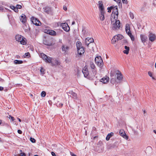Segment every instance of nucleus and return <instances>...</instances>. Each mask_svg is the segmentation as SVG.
<instances>
[{
	"label": "nucleus",
	"mask_w": 156,
	"mask_h": 156,
	"mask_svg": "<svg viewBox=\"0 0 156 156\" xmlns=\"http://www.w3.org/2000/svg\"><path fill=\"white\" fill-rule=\"evenodd\" d=\"M111 18V24L112 26V28L114 29H119L120 27V23L119 20Z\"/></svg>",
	"instance_id": "nucleus-1"
},
{
	"label": "nucleus",
	"mask_w": 156,
	"mask_h": 156,
	"mask_svg": "<svg viewBox=\"0 0 156 156\" xmlns=\"http://www.w3.org/2000/svg\"><path fill=\"white\" fill-rule=\"evenodd\" d=\"M15 38L16 41L18 42H20L21 44L25 45L27 43L26 39L20 35H16L15 36Z\"/></svg>",
	"instance_id": "nucleus-2"
},
{
	"label": "nucleus",
	"mask_w": 156,
	"mask_h": 156,
	"mask_svg": "<svg viewBox=\"0 0 156 156\" xmlns=\"http://www.w3.org/2000/svg\"><path fill=\"white\" fill-rule=\"evenodd\" d=\"M113 11L112 14L111 18H114L115 19H117L118 18V12L117 6L113 7Z\"/></svg>",
	"instance_id": "nucleus-3"
},
{
	"label": "nucleus",
	"mask_w": 156,
	"mask_h": 156,
	"mask_svg": "<svg viewBox=\"0 0 156 156\" xmlns=\"http://www.w3.org/2000/svg\"><path fill=\"white\" fill-rule=\"evenodd\" d=\"M95 61L96 64L100 68L103 66V63L101 56H97L95 58Z\"/></svg>",
	"instance_id": "nucleus-4"
},
{
	"label": "nucleus",
	"mask_w": 156,
	"mask_h": 156,
	"mask_svg": "<svg viewBox=\"0 0 156 156\" xmlns=\"http://www.w3.org/2000/svg\"><path fill=\"white\" fill-rule=\"evenodd\" d=\"M90 66L91 69L92 73L91 74L92 75V76L94 77L97 73V71L95 66L94 63L93 62H90Z\"/></svg>",
	"instance_id": "nucleus-5"
},
{
	"label": "nucleus",
	"mask_w": 156,
	"mask_h": 156,
	"mask_svg": "<svg viewBox=\"0 0 156 156\" xmlns=\"http://www.w3.org/2000/svg\"><path fill=\"white\" fill-rule=\"evenodd\" d=\"M49 59L48 61V63H51V66H55L59 64V62L58 60L51 58Z\"/></svg>",
	"instance_id": "nucleus-6"
},
{
	"label": "nucleus",
	"mask_w": 156,
	"mask_h": 156,
	"mask_svg": "<svg viewBox=\"0 0 156 156\" xmlns=\"http://www.w3.org/2000/svg\"><path fill=\"white\" fill-rule=\"evenodd\" d=\"M31 21L34 24L37 26H40L41 25V22L36 18L32 17L31 18Z\"/></svg>",
	"instance_id": "nucleus-7"
},
{
	"label": "nucleus",
	"mask_w": 156,
	"mask_h": 156,
	"mask_svg": "<svg viewBox=\"0 0 156 156\" xmlns=\"http://www.w3.org/2000/svg\"><path fill=\"white\" fill-rule=\"evenodd\" d=\"M60 26L65 31L68 32L70 30V28L67 23H62L60 24Z\"/></svg>",
	"instance_id": "nucleus-8"
},
{
	"label": "nucleus",
	"mask_w": 156,
	"mask_h": 156,
	"mask_svg": "<svg viewBox=\"0 0 156 156\" xmlns=\"http://www.w3.org/2000/svg\"><path fill=\"white\" fill-rule=\"evenodd\" d=\"M149 40L151 42H153L156 40V36L154 34L150 32L148 35Z\"/></svg>",
	"instance_id": "nucleus-9"
},
{
	"label": "nucleus",
	"mask_w": 156,
	"mask_h": 156,
	"mask_svg": "<svg viewBox=\"0 0 156 156\" xmlns=\"http://www.w3.org/2000/svg\"><path fill=\"white\" fill-rule=\"evenodd\" d=\"M20 21L24 24L27 22V18L26 16L24 14H22L20 16Z\"/></svg>",
	"instance_id": "nucleus-10"
},
{
	"label": "nucleus",
	"mask_w": 156,
	"mask_h": 156,
	"mask_svg": "<svg viewBox=\"0 0 156 156\" xmlns=\"http://www.w3.org/2000/svg\"><path fill=\"white\" fill-rule=\"evenodd\" d=\"M119 133L120 136H122L126 140H128V137L126 135L125 131L123 129H120L119 131Z\"/></svg>",
	"instance_id": "nucleus-11"
},
{
	"label": "nucleus",
	"mask_w": 156,
	"mask_h": 156,
	"mask_svg": "<svg viewBox=\"0 0 156 156\" xmlns=\"http://www.w3.org/2000/svg\"><path fill=\"white\" fill-rule=\"evenodd\" d=\"M40 56L42 58V59L45 60V62L48 63V61L49 60V58H50L51 57H48L44 53H41L40 55Z\"/></svg>",
	"instance_id": "nucleus-12"
},
{
	"label": "nucleus",
	"mask_w": 156,
	"mask_h": 156,
	"mask_svg": "<svg viewBox=\"0 0 156 156\" xmlns=\"http://www.w3.org/2000/svg\"><path fill=\"white\" fill-rule=\"evenodd\" d=\"M69 49V47L66 45L63 44L62 47V51L64 53L68 52Z\"/></svg>",
	"instance_id": "nucleus-13"
},
{
	"label": "nucleus",
	"mask_w": 156,
	"mask_h": 156,
	"mask_svg": "<svg viewBox=\"0 0 156 156\" xmlns=\"http://www.w3.org/2000/svg\"><path fill=\"white\" fill-rule=\"evenodd\" d=\"M100 13L99 14V18L101 20L103 21L105 19V11H100Z\"/></svg>",
	"instance_id": "nucleus-14"
},
{
	"label": "nucleus",
	"mask_w": 156,
	"mask_h": 156,
	"mask_svg": "<svg viewBox=\"0 0 156 156\" xmlns=\"http://www.w3.org/2000/svg\"><path fill=\"white\" fill-rule=\"evenodd\" d=\"M109 80V78L108 77L105 76L101 78L100 81L103 83L106 84L107 83Z\"/></svg>",
	"instance_id": "nucleus-15"
},
{
	"label": "nucleus",
	"mask_w": 156,
	"mask_h": 156,
	"mask_svg": "<svg viewBox=\"0 0 156 156\" xmlns=\"http://www.w3.org/2000/svg\"><path fill=\"white\" fill-rule=\"evenodd\" d=\"M117 78L119 80H121L123 78V76L121 73L119 71H117L116 72Z\"/></svg>",
	"instance_id": "nucleus-16"
},
{
	"label": "nucleus",
	"mask_w": 156,
	"mask_h": 156,
	"mask_svg": "<svg viewBox=\"0 0 156 156\" xmlns=\"http://www.w3.org/2000/svg\"><path fill=\"white\" fill-rule=\"evenodd\" d=\"M82 72L84 74V76L85 77H87L89 74V73L87 68V67H86V66L83 69Z\"/></svg>",
	"instance_id": "nucleus-17"
},
{
	"label": "nucleus",
	"mask_w": 156,
	"mask_h": 156,
	"mask_svg": "<svg viewBox=\"0 0 156 156\" xmlns=\"http://www.w3.org/2000/svg\"><path fill=\"white\" fill-rule=\"evenodd\" d=\"M77 51L78 54L80 55H81L84 53L85 51L83 47L77 49Z\"/></svg>",
	"instance_id": "nucleus-18"
},
{
	"label": "nucleus",
	"mask_w": 156,
	"mask_h": 156,
	"mask_svg": "<svg viewBox=\"0 0 156 156\" xmlns=\"http://www.w3.org/2000/svg\"><path fill=\"white\" fill-rule=\"evenodd\" d=\"M140 37L142 42L144 43L147 40V37L145 35L141 34Z\"/></svg>",
	"instance_id": "nucleus-19"
},
{
	"label": "nucleus",
	"mask_w": 156,
	"mask_h": 156,
	"mask_svg": "<svg viewBox=\"0 0 156 156\" xmlns=\"http://www.w3.org/2000/svg\"><path fill=\"white\" fill-rule=\"evenodd\" d=\"M99 8L100 11H105L104 8L103 6V4L102 2L101 1L98 2Z\"/></svg>",
	"instance_id": "nucleus-20"
},
{
	"label": "nucleus",
	"mask_w": 156,
	"mask_h": 156,
	"mask_svg": "<svg viewBox=\"0 0 156 156\" xmlns=\"http://www.w3.org/2000/svg\"><path fill=\"white\" fill-rule=\"evenodd\" d=\"M47 33L51 35H55L56 34V32L52 30H48Z\"/></svg>",
	"instance_id": "nucleus-21"
},
{
	"label": "nucleus",
	"mask_w": 156,
	"mask_h": 156,
	"mask_svg": "<svg viewBox=\"0 0 156 156\" xmlns=\"http://www.w3.org/2000/svg\"><path fill=\"white\" fill-rule=\"evenodd\" d=\"M123 36L121 34H118L114 36V38H116V40L117 41L121 40L123 38Z\"/></svg>",
	"instance_id": "nucleus-22"
},
{
	"label": "nucleus",
	"mask_w": 156,
	"mask_h": 156,
	"mask_svg": "<svg viewBox=\"0 0 156 156\" xmlns=\"http://www.w3.org/2000/svg\"><path fill=\"white\" fill-rule=\"evenodd\" d=\"M125 30L127 34L131 32L130 31V26L129 24H126V25Z\"/></svg>",
	"instance_id": "nucleus-23"
},
{
	"label": "nucleus",
	"mask_w": 156,
	"mask_h": 156,
	"mask_svg": "<svg viewBox=\"0 0 156 156\" xmlns=\"http://www.w3.org/2000/svg\"><path fill=\"white\" fill-rule=\"evenodd\" d=\"M124 48L125 49L123 51L124 53L128 54L129 53V47H128L126 46H125Z\"/></svg>",
	"instance_id": "nucleus-24"
},
{
	"label": "nucleus",
	"mask_w": 156,
	"mask_h": 156,
	"mask_svg": "<svg viewBox=\"0 0 156 156\" xmlns=\"http://www.w3.org/2000/svg\"><path fill=\"white\" fill-rule=\"evenodd\" d=\"M114 135V133L112 132H111L108 134L107 135L106 139L107 140H108L110 138H111L112 136Z\"/></svg>",
	"instance_id": "nucleus-25"
},
{
	"label": "nucleus",
	"mask_w": 156,
	"mask_h": 156,
	"mask_svg": "<svg viewBox=\"0 0 156 156\" xmlns=\"http://www.w3.org/2000/svg\"><path fill=\"white\" fill-rule=\"evenodd\" d=\"M69 93L72 96V97L74 99L77 98V94L74 92H73L72 91H70L69 92Z\"/></svg>",
	"instance_id": "nucleus-26"
},
{
	"label": "nucleus",
	"mask_w": 156,
	"mask_h": 156,
	"mask_svg": "<svg viewBox=\"0 0 156 156\" xmlns=\"http://www.w3.org/2000/svg\"><path fill=\"white\" fill-rule=\"evenodd\" d=\"M76 45L77 49L83 47L80 41H77L76 43Z\"/></svg>",
	"instance_id": "nucleus-27"
},
{
	"label": "nucleus",
	"mask_w": 156,
	"mask_h": 156,
	"mask_svg": "<svg viewBox=\"0 0 156 156\" xmlns=\"http://www.w3.org/2000/svg\"><path fill=\"white\" fill-rule=\"evenodd\" d=\"M51 11V8L49 7H46L44 8V12L47 13H49Z\"/></svg>",
	"instance_id": "nucleus-28"
},
{
	"label": "nucleus",
	"mask_w": 156,
	"mask_h": 156,
	"mask_svg": "<svg viewBox=\"0 0 156 156\" xmlns=\"http://www.w3.org/2000/svg\"><path fill=\"white\" fill-rule=\"evenodd\" d=\"M14 63L17 64H21L23 63V62L21 60H16L14 61Z\"/></svg>",
	"instance_id": "nucleus-29"
},
{
	"label": "nucleus",
	"mask_w": 156,
	"mask_h": 156,
	"mask_svg": "<svg viewBox=\"0 0 156 156\" xmlns=\"http://www.w3.org/2000/svg\"><path fill=\"white\" fill-rule=\"evenodd\" d=\"M127 34L130 37L131 40L133 41H134L135 40L134 37V36L131 33H128Z\"/></svg>",
	"instance_id": "nucleus-30"
},
{
	"label": "nucleus",
	"mask_w": 156,
	"mask_h": 156,
	"mask_svg": "<svg viewBox=\"0 0 156 156\" xmlns=\"http://www.w3.org/2000/svg\"><path fill=\"white\" fill-rule=\"evenodd\" d=\"M44 44L45 45L49 46L52 45V44L51 43L48 42L47 41H44Z\"/></svg>",
	"instance_id": "nucleus-31"
},
{
	"label": "nucleus",
	"mask_w": 156,
	"mask_h": 156,
	"mask_svg": "<svg viewBox=\"0 0 156 156\" xmlns=\"http://www.w3.org/2000/svg\"><path fill=\"white\" fill-rule=\"evenodd\" d=\"M45 70L44 69L43 67H41V68L40 72L41 74L43 75L44 74Z\"/></svg>",
	"instance_id": "nucleus-32"
},
{
	"label": "nucleus",
	"mask_w": 156,
	"mask_h": 156,
	"mask_svg": "<svg viewBox=\"0 0 156 156\" xmlns=\"http://www.w3.org/2000/svg\"><path fill=\"white\" fill-rule=\"evenodd\" d=\"M117 41V40H116V38H114V36L111 40V42L112 44H114Z\"/></svg>",
	"instance_id": "nucleus-33"
},
{
	"label": "nucleus",
	"mask_w": 156,
	"mask_h": 156,
	"mask_svg": "<svg viewBox=\"0 0 156 156\" xmlns=\"http://www.w3.org/2000/svg\"><path fill=\"white\" fill-rule=\"evenodd\" d=\"M41 96L42 97H44L46 96V93L45 91H42L41 94Z\"/></svg>",
	"instance_id": "nucleus-34"
},
{
	"label": "nucleus",
	"mask_w": 156,
	"mask_h": 156,
	"mask_svg": "<svg viewBox=\"0 0 156 156\" xmlns=\"http://www.w3.org/2000/svg\"><path fill=\"white\" fill-rule=\"evenodd\" d=\"M115 82V79L114 78H112L111 80V82L113 84H114Z\"/></svg>",
	"instance_id": "nucleus-35"
},
{
	"label": "nucleus",
	"mask_w": 156,
	"mask_h": 156,
	"mask_svg": "<svg viewBox=\"0 0 156 156\" xmlns=\"http://www.w3.org/2000/svg\"><path fill=\"white\" fill-rule=\"evenodd\" d=\"M57 105L58 106L61 107L63 106V104L62 103H59V102H58L57 103Z\"/></svg>",
	"instance_id": "nucleus-36"
},
{
	"label": "nucleus",
	"mask_w": 156,
	"mask_h": 156,
	"mask_svg": "<svg viewBox=\"0 0 156 156\" xmlns=\"http://www.w3.org/2000/svg\"><path fill=\"white\" fill-rule=\"evenodd\" d=\"M113 6H111L110 7L108 8V12H111V10L113 9Z\"/></svg>",
	"instance_id": "nucleus-37"
},
{
	"label": "nucleus",
	"mask_w": 156,
	"mask_h": 156,
	"mask_svg": "<svg viewBox=\"0 0 156 156\" xmlns=\"http://www.w3.org/2000/svg\"><path fill=\"white\" fill-rule=\"evenodd\" d=\"M30 141L32 143H35V140L33 138L30 137Z\"/></svg>",
	"instance_id": "nucleus-38"
},
{
	"label": "nucleus",
	"mask_w": 156,
	"mask_h": 156,
	"mask_svg": "<svg viewBox=\"0 0 156 156\" xmlns=\"http://www.w3.org/2000/svg\"><path fill=\"white\" fill-rule=\"evenodd\" d=\"M16 7L18 9H21L22 7V6L21 5L18 4L16 5Z\"/></svg>",
	"instance_id": "nucleus-39"
},
{
	"label": "nucleus",
	"mask_w": 156,
	"mask_h": 156,
	"mask_svg": "<svg viewBox=\"0 0 156 156\" xmlns=\"http://www.w3.org/2000/svg\"><path fill=\"white\" fill-rule=\"evenodd\" d=\"M62 147H60L59 148L57 149V150L58 152H62Z\"/></svg>",
	"instance_id": "nucleus-40"
},
{
	"label": "nucleus",
	"mask_w": 156,
	"mask_h": 156,
	"mask_svg": "<svg viewBox=\"0 0 156 156\" xmlns=\"http://www.w3.org/2000/svg\"><path fill=\"white\" fill-rule=\"evenodd\" d=\"M148 74L151 77H152V73H151V72H150V71H149L148 72Z\"/></svg>",
	"instance_id": "nucleus-41"
},
{
	"label": "nucleus",
	"mask_w": 156,
	"mask_h": 156,
	"mask_svg": "<svg viewBox=\"0 0 156 156\" xmlns=\"http://www.w3.org/2000/svg\"><path fill=\"white\" fill-rule=\"evenodd\" d=\"M30 54L29 52H27V53H26L25 54V55L26 57H28L30 56Z\"/></svg>",
	"instance_id": "nucleus-42"
},
{
	"label": "nucleus",
	"mask_w": 156,
	"mask_h": 156,
	"mask_svg": "<svg viewBox=\"0 0 156 156\" xmlns=\"http://www.w3.org/2000/svg\"><path fill=\"white\" fill-rule=\"evenodd\" d=\"M20 156H26V154L24 153H21L20 154Z\"/></svg>",
	"instance_id": "nucleus-43"
},
{
	"label": "nucleus",
	"mask_w": 156,
	"mask_h": 156,
	"mask_svg": "<svg viewBox=\"0 0 156 156\" xmlns=\"http://www.w3.org/2000/svg\"><path fill=\"white\" fill-rule=\"evenodd\" d=\"M10 117L11 118V119L12 121H13L15 120V119L12 116H9V118Z\"/></svg>",
	"instance_id": "nucleus-44"
},
{
	"label": "nucleus",
	"mask_w": 156,
	"mask_h": 156,
	"mask_svg": "<svg viewBox=\"0 0 156 156\" xmlns=\"http://www.w3.org/2000/svg\"><path fill=\"white\" fill-rule=\"evenodd\" d=\"M13 10L16 12H17L18 11V9L16 7Z\"/></svg>",
	"instance_id": "nucleus-45"
},
{
	"label": "nucleus",
	"mask_w": 156,
	"mask_h": 156,
	"mask_svg": "<svg viewBox=\"0 0 156 156\" xmlns=\"http://www.w3.org/2000/svg\"><path fill=\"white\" fill-rule=\"evenodd\" d=\"M132 130L133 131L134 133V134H137V132L134 129H132Z\"/></svg>",
	"instance_id": "nucleus-46"
},
{
	"label": "nucleus",
	"mask_w": 156,
	"mask_h": 156,
	"mask_svg": "<svg viewBox=\"0 0 156 156\" xmlns=\"http://www.w3.org/2000/svg\"><path fill=\"white\" fill-rule=\"evenodd\" d=\"M70 154L72 156H77L76 155L71 152H70Z\"/></svg>",
	"instance_id": "nucleus-47"
},
{
	"label": "nucleus",
	"mask_w": 156,
	"mask_h": 156,
	"mask_svg": "<svg viewBox=\"0 0 156 156\" xmlns=\"http://www.w3.org/2000/svg\"><path fill=\"white\" fill-rule=\"evenodd\" d=\"M63 9L65 11H66L67 10V8L66 6H64L63 7Z\"/></svg>",
	"instance_id": "nucleus-48"
},
{
	"label": "nucleus",
	"mask_w": 156,
	"mask_h": 156,
	"mask_svg": "<svg viewBox=\"0 0 156 156\" xmlns=\"http://www.w3.org/2000/svg\"><path fill=\"white\" fill-rule=\"evenodd\" d=\"M123 3H127V0H122Z\"/></svg>",
	"instance_id": "nucleus-49"
},
{
	"label": "nucleus",
	"mask_w": 156,
	"mask_h": 156,
	"mask_svg": "<svg viewBox=\"0 0 156 156\" xmlns=\"http://www.w3.org/2000/svg\"><path fill=\"white\" fill-rule=\"evenodd\" d=\"M10 8L14 10L15 8V7L14 6H10Z\"/></svg>",
	"instance_id": "nucleus-50"
},
{
	"label": "nucleus",
	"mask_w": 156,
	"mask_h": 156,
	"mask_svg": "<svg viewBox=\"0 0 156 156\" xmlns=\"http://www.w3.org/2000/svg\"><path fill=\"white\" fill-rule=\"evenodd\" d=\"M18 133L20 134H21L22 133V131L20 130H18Z\"/></svg>",
	"instance_id": "nucleus-51"
},
{
	"label": "nucleus",
	"mask_w": 156,
	"mask_h": 156,
	"mask_svg": "<svg viewBox=\"0 0 156 156\" xmlns=\"http://www.w3.org/2000/svg\"><path fill=\"white\" fill-rule=\"evenodd\" d=\"M51 154L52 156H56L55 154L53 152H51Z\"/></svg>",
	"instance_id": "nucleus-52"
},
{
	"label": "nucleus",
	"mask_w": 156,
	"mask_h": 156,
	"mask_svg": "<svg viewBox=\"0 0 156 156\" xmlns=\"http://www.w3.org/2000/svg\"><path fill=\"white\" fill-rule=\"evenodd\" d=\"M130 16L133 19L134 18L133 15L132 14H130Z\"/></svg>",
	"instance_id": "nucleus-53"
},
{
	"label": "nucleus",
	"mask_w": 156,
	"mask_h": 156,
	"mask_svg": "<svg viewBox=\"0 0 156 156\" xmlns=\"http://www.w3.org/2000/svg\"><path fill=\"white\" fill-rule=\"evenodd\" d=\"M114 1L116 2L117 3H120V0H114Z\"/></svg>",
	"instance_id": "nucleus-54"
},
{
	"label": "nucleus",
	"mask_w": 156,
	"mask_h": 156,
	"mask_svg": "<svg viewBox=\"0 0 156 156\" xmlns=\"http://www.w3.org/2000/svg\"><path fill=\"white\" fill-rule=\"evenodd\" d=\"M3 8L2 6H0V10H3Z\"/></svg>",
	"instance_id": "nucleus-55"
},
{
	"label": "nucleus",
	"mask_w": 156,
	"mask_h": 156,
	"mask_svg": "<svg viewBox=\"0 0 156 156\" xmlns=\"http://www.w3.org/2000/svg\"><path fill=\"white\" fill-rule=\"evenodd\" d=\"M86 32V30L84 29H83L82 30V32L84 34H85V32Z\"/></svg>",
	"instance_id": "nucleus-56"
},
{
	"label": "nucleus",
	"mask_w": 156,
	"mask_h": 156,
	"mask_svg": "<svg viewBox=\"0 0 156 156\" xmlns=\"http://www.w3.org/2000/svg\"><path fill=\"white\" fill-rule=\"evenodd\" d=\"M3 89H4V88H3V87L0 86V90H3Z\"/></svg>",
	"instance_id": "nucleus-57"
},
{
	"label": "nucleus",
	"mask_w": 156,
	"mask_h": 156,
	"mask_svg": "<svg viewBox=\"0 0 156 156\" xmlns=\"http://www.w3.org/2000/svg\"><path fill=\"white\" fill-rule=\"evenodd\" d=\"M4 81V80L2 79L1 78H0V81L3 82Z\"/></svg>",
	"instance_id": "nucleus-58"
},
{
	"label": "nucleus",
	"mask_w": 156,
	"mask_h": 156,
	"mask_svg": "<svg viewBox=\"0 0 156 156\" xmlns=\"http://www.w3.org/2000/svg\"><path fill=\"white\" fill-rule=\"evenodd\" d=\"M75 24V21H73V22H72V25H73L74 24Z\"/></svg>",
	"instance_id": "nucleus-59"
},
{
	"label": "nucleus",
	"mask_w": 156,
	"mask_h": 156,
	"mask_svg": "<svg viewBox=\"0 0 156 156\" xmlns=\"http://www.w3.org/2000/svg\"><path fill=\"white\" fill-rule=\"evenodd\" d=\"M110 75L111 76H113V74L111 73H110Z\"/></svg>",
	"instance_id": "nucleus-60"
},
{
	"label": "nucleus",
	"mask_w": 156,
	"mask_h": 156,
	"mask_svg": "<svg viewBox=\"0 0 156 156\" xmlns=\"http://www.w3.org/2000/svg\"><path fill=\"white\" fill-rule=\"evenodd\" d=\"M153 132H154L156 134V130H154L153 131Z\"/></svg>",
	"instance_id": "nucleus-61"
},
{
	"label": "nucleus",
	"mask_w": 156,
	"mask_h": 156,
	"mask_svg": "<svg viewBox=\"0 0 156 156\" xmlns=\"http://www.w3.org/2000/svg\"><path fill=\"white\" fill-rule=\"evenodd\" d=\"M18 120H19V122H21V120L20 119L18 118Z\"/></svg>",
	"instance_id": "nucleus-62"
},
{
	"label": "nucleus",
	"mask_w": 156,
	"mask_h": 156,
	"mask_svg": "<svg viewBox=\"0 0 156 156\" xmlns=\"http://www.w3.org/2000/svg\"><path fill=\"white\" fill-rule=\"evenodd\" d=\"M30 96H31V97L33 96V95L31 94H30Z\"/></svg>",
	"instance_id": "nucleus-63"
},
{
	"label": "nucleus",
	"mask_w": 156,
	"mask_h": 156,
	"mask_svg": "<svg viewBox=\"0 0 156 156\" xmlns=\"http://www.w3.org/2000/svg\"><path fill=\"white\" fill-rule=\"evenodd\" d=\"M152 77V79H153L154 80H155V78L154 77H153V76H152V77Z\"/></svg>",
	"instance_id": "nucleus-64"
}]
</instances>
